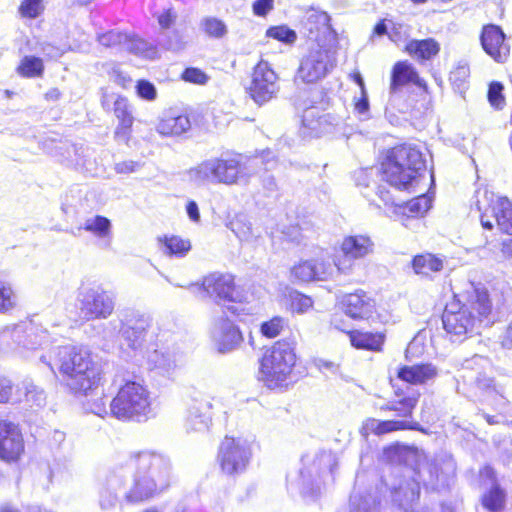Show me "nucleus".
I'll use <instances>...</instances> for the list:
<instances>
[{
  "instance_id": "nucleus-1",
  "label": "nucleus",
  "mask_w": 512,
  "mask_h": 512,
  "mask_svg": "<svg viewBox=\"0 0 512 512\" xmlns=\"http://www.w3.org/2000/svg\"><path fill=\"white\" fill-rule=\"evenodd\" d=\"M49 366L56 367L67 391L77 397L92 395L105 383L103 367L84 345L57 347Z\"/></svg>"
},
{
  "instance_id": "nucleus-2",
  "label": "nucleus",
  "mask_w": 512,
  "mask_h": 512,
  "mask_svg": "<svg viewBox=\"0 0 512 512\" xmlns=\"http://www.w3.org/2000/svg\"><path fill=\"white\" fill-rule=\"evenodd\" d=\"M128 463L138 472L125 494L128 503L151 501L166 492L173 484L171 466L156 452L143 450L132 453Z\"/></svg>"
},
{
  "instance_id": "nucleus-3",
  "label": "nucleus",
  "mask_w": 512,
  "mask_h": 512,
  "mask_svg": "<svg viewBox=\"0 0 512 512\" xmlns=\"http://www.w3.org/2000/svg\"><path fill=\"white\" fill-rule=\"evenodd\" d=\"M424 167L425 159L420 148L411 143H398L383 149L379 155L382 180L400 191L410 190Z\"/></svg>"
},
{
  "instance_id": "nucleus-4",
  "label": "nucleus",
  "mask_w": 512,
  "mask_h": 512,
  "mask_svg": "<svg viewBox=\"0 0 512 512\" xmlns=\"http://www.w3.org/2000/svg\"><path fill=\"white\" fill-rule=\"evenodd\" d=\"M296 341L282 338L267 347L258 363V380L271 390L285 389L298 362Z\"/></svg>"
},
{
  "instance_id": "nucleus-5",
  "label": "nucleus",
  "mask_w": 512,
  "mask_h": 512,
  "mask_svg": "<svg viewBox=\"0 0 512 512\" xmlns=\"http://www.w3.org/2000/svg\"><path fill=\"white\" fill-rule=\"evenodd\" d=\"M201 288L222 303V313L241 321L253 314L252 307L237 282L236 275L229 272H212L204 276Z\"/></svg>"
},
{
  "instance_id": "nucleus-6",
  "label": "nucleus",
  "mask_w": 512,
  "mask_h": 512,
  "mask_svg": "<svg viewBox=\"0 0 512 512\" xmlns=\"http://www.w3.org/2000/svg\"><path fill=\"white\" fill-rule=\"evenodd\" d=\"M110 413L122 422H142L153 416L152 397L143 382L126 380L110 402Z\"/></svg>"
},
{
  "instance_id": "nucleus-7",
  "label": "nucleus",
  "mask_w": 512,
  "mask_h": 512,
  "mask_svg": "<svg viewBox=\"0 0 512 512\" xmlns=\"http://www.w3.org/2000/svg\"><path fill=\"white\" fill-rule=\"evenodd\" d=\"M243 169L241 154L226 152L220 157L202 161L190 173L198 182L231 185L242 177Z\"/></svg>"
},
{
  "instance_id": "nucleus-8",
  "label": "nucleus",
  "mask_w": 512,
  "mask_h": 512,
  "mask_svg": "<svg viewBox=\"0 0 512 512\" xmlns=\"http://www.w3.org/2000/svg\"><path fill=\"white\" fill-rule=\"evenodd\" d=\"M452 297L459 300L460 306L473 317L480 328L483 325H492L497 312L506 305L503 291L495 293L494 304L492 295L486 287H473L471 290L453 294Z\"/></svg>"
},
{
  "instance_id": "nucleus-9",
  "label": "nucleus",
  "mask_w": 512,
  "mask_h": 512,
  "mask_svg": "<svg viewBox=\"0 0 512 512\" xmlns=\"http://www.w3.org/2000/svg\"><path fill=\"white\" fill-rule=\"evenodd\" d=\"M252 458L249 442L241 437L225 435L217 449V463L227 476H237L246 471Z\"/></svg>"
},
{
  "instance_id": "nucleus-10",
  "label": "nucleus",
  "mask_w": 512,
  "mask_h": 512,
  "mask_svg": "<svg viewBox=\"0 0 512 512\" xmlns=\"http://www.w3.org/2000/svg\"><path fill=\"white\" fill-rule=\"evenodd\" d=\"M442 326L452 342H464L480 334V327L473 317L460 306L459 300L454 299L446 303L442 315Z\"/></svg>"
},
{
  "instance_id": "nucleus-11",
  "label": "nucleus",
  "mask_w": 512,
  "mask_h": 512,
  "mask_svg": "<svg viewBox=\"0 0 512 512\" xmlns=\"http://www.w3.org/2000/svg\"><path fill=\"white\" fill-rule=\"evenodd\" d=\"M306 43L318 48H328L335 40L336 32L331 24L330 15L321 9L308 7L300 21Z\"/></svg>"
},
{
  "instance_id": "nucleus-12",
  "label": "nucleus",
  "mask_w": 512,
  "mask_h": 512,
  "mask_svg": "<svg viewBox=\"0 0 512 512\" xmlns=\"http://www.w3.org/2000/svg\"><path fill=\"white\" fill-rule=\"evenodd\" d=\"M373 251L374 242L369 235H347L339 245V253L333 255V262L340 274H346L352 270L355 260L365 258Z\"/></svg>"
},
{
  "instance_id": "nucleus-13",
  "label": "nucleus",
  "mask_w": 512,
  "mask_h": 512,
  "mask_svg": "<svg viewBox=\"0 0 512 512\" xmlns=\"http://www.w3.org/2000/svg\"><path fill=\"white\" fill-rule=\"evenodd\" d=\"M278 75L266 60L260 59L252 69L251 82L247 88L250 98L258 105H264L279 92Z\"/></svg>"
},
{
  "instance_id": "nucleus-14",
  "label": "nucleus",
  "mask_w": 512,
  "mask_h": 512,
  "mask_svg": "<svg viewBox=\"0 0 512 512\" xmlns=\"http://www.w3.org/2000/svg\"><path fill=\"white\" fill-rule=\"evenodd\" d=\"M79 302L82 319L86 321L107 318L114 310L113 298L101 286L80 287Z\"/></svg>"
},
{
  "instance_id": "nucleus-15",
  "label": "nucleus",
  "mask_w": 512,
  "mask_h": 512,
  "mask_svg": "<svg viewBox=\"0 0 512 512\" xmlns=\"http://www.w3.org/2000/svg\"><path fill=\"white\" fill-rule=\"evenodd\" d=\"M392 387V396L390 400L380 407L381 411L394 412L395 415L406 421H416L414 414L421 398V392L411 386L403 387L394 384L390 379Z\"/></svg>"
},
{
  "instance_id": "nucleus-16",
  "label": "nucleus",
  "mask_w": 512,
  "mask_h": 512,
  "mask_svg": "<svg viewBox=\"0 0 512 512\" xmlns=\"http://www.w3.org/2000/svg\"><path fill=\"white\" fill-rule=\"evenodd\" d=\"M340 306L346 316L355 321H370L380 318L377 301L370 292L356 289L346 293L340 300Z\"/></svg>"
},
{
  "instance_id": "nucleus-17",
  "label": "nucleus",
  "mask_w": 512,
  "mask_h": 512,
  "mask_svg": "<svg viewBox=\"0 0 512 512\" xmlns=\"http://www.w3.org/2000/svg\"><path fill=\"white\" fill-rule=\"evenodd\" d=\"M480 224L484 230L491 231L496 226L501 233L512 236V201L506 196L491 199L480 213Z\"/></svg>"
},
{
  "instance_id": "nucleus-18",
  "label": "nucleus",
  "mask_w": 512,
  "mask_h": 512,
  "mask_svg": "<svg viewBox=\"0 0 512 512\" xmlns=\"http://www.w3.org/2000/svg\"><path fill=\"white\" fill-rule=\"evenodd\" d=\"M334 67L333 56L329 48L311 51L299 65L297 76L304 83H315L325 77Z\"/></svg>"
},
{
  "instance_id": "nucleus-19",
  "label": "nucleus",
  "mask_w": 512,
  "mask_h": 512,
  "mask_svg": "<svg viewBox=\"0 0 512 512\" xmlns=\"http://www.w3.org/2000/svg\"><path fill=\"white\" fill-rule=\"evenodd\" d=\"M25 454V441L18 424L0 419V460L16 463Z\"/></svg>"
},
{
  "instance_id": "nucleus-20",
  "label": "nucleus",
  "mask_w": 512,
  "mask_h": 512,
  "mask_svg": "<svg viewBox=\"0 0 512 512\" xmlns=\"http://www.w3.org/2000/svg\"><path fill=\"white\" fill-rule=\"evenodd\" d=\"M480 43L487 55L497 63H505L510 56V45L502 28L496 24H485L480 32Z\"/></svg>"
},
{
  "instance_id": "nucleus-21",
  "label": "nucleus",
  "mask_w": 512,
  "mask_h": 512,
  "mask_svg": "<svg viewBox=\"0 0 512 512\" xmlns=\"http://www.w3.org/2000/svg\"><path fill=\"white\" fill-rule=\"evenodd\" d=\"M112 112L117 120L113 137L118 142L128 144L132 137L135 122L134 108L124 95H117L113 101Z\"/></svg>"
},
{
  "instance_id": "nucleus-22",
  "label": "nucleus",
  "mask_w": 512,
  "mask_h": 512,
  "mask_svg": "<svg viewBox=\"0 0 512 512\" xmlns=\"http://www.w3.org/2000/svg\"><path fill=\"white\" fill-rule=\"evenodd\" d=\"M410 84L418 87L424 93L429 92L427 82L420 76L413 64L407 60L396 61L390 71V92L396 93L402 87Z\"/></svg>"
},
{
  "instance_id": "nucleus-23",
  "label": "nucleus",
  "mask_w": 512,
  "mask_h": 512,
  "mask_svg": "<svg viewBox=\"0 0 512 512\" xmlns=\"http://www.w3.org/2000/svg\"><path fill=\"white\" fill-rule=\"evenodd\" d=\"M438 375L437 367L430 362H421L413 365H400L396 371V378L409 385H425Z\"/></svg>"
},
{
  "instance_id": "nucleus-24",
  "label": "nucleus",
  "mask_w": 512,
  "mask_h": 512,
  "mask_svg": "<svg viewBox=\"0 0 512 512\" xmlns=\"http://www.w3.org/2000/svg\"><path fill=\"white\" fill-rule=\"evenodd\" d=\"M363 427L376 436L398 432V431H419L426 433V430L418 421H406L397 417V419L378 420L372 417L364 421Z\"/></svg>"
},
{
  "instance_id": "nucleus-25",
  "label": "nucleus",
  "mask_w": 512,
  "mask_h": 512,
  "mask_svg": "<svg viewBox=\"0 0 512 512\" xmlns=\"http://www.w3.org/2000/svg\"><path fill=\"white\" fill-rule=\"evenodd\" d=\"M352 347L358 350L380 353L384 349L386 334L381 331L352 329L346 332Z\"/></svg>"
},
{
  "instance_id": "nucleus-26",
  "label": "nucleus",
  "mask_w": 512,
  "mask_h": 512,
  "mask_svg": "<svg viewBox=\"0 0 512 512\" xmlns=\"http://www.w3.org/2000/svg\"><path fill=\"white\" fill-rule=\"evenodd\" d=\"M446 257L431 252H422L414 255L410 261L413 272L422 278H432L444 269Z\"/></svg>"
},
{
  "instance_id": "nucleus-27",
  "label": "nucleus",
  "mask_w": 512,
  "mask_h": 512,
  "mask_svg": "<svg viewBox=\"0 0 512 512\" xmlns=\"http://www.w3.org/2000/svg\"><path fill=\"white\" fill-rule=\"evenodd\" d=\"M440 50V43L432 37L425 39H411L403 48V52L408 54L418 63L431 61L438 56Z\"/></svg>"
},
{
  "instance_id": "nucleus-28",
  "label": "nucleus",
  "mask_w": 512,
  "mask_h": 512,
  "mask_svg": "<svg viewBox=\"0 0 512 512\" xmlns=\"http://www.w3.org/2000/svg\"><path fill=\"white\" fill-rule=\"evenodd\" d=\"M151 327L150 320L144 316H131L122 322L120 333L129 342V346L136 348L145 340L147 332Z\"/></svg>"
},
{
  "instance_id": "nucleus-29",
  "label": "nucleus",
  "mask_w": 512,
  "mask_h": 512,
  "mask_svg": "<svg viewBox=\"0 0 512 512\" xmlns=\"http://www.w3.org/2000/svg\"><path fill=\"white\" fill-rule=\"evenodd\" d=\"M229 317L223 314L219 320L220 335L217 340V349L221 353L236 348L243 341L241 330L230 321Z\"/></svg>"
},
{
  "instance_id": "nucleus-30",
  "label": "nucleus",
  "mask_w": 512,
  "mask_h": 512,
  "mask_svg": "<svg viewBox=\"0 0 512 512\" xmlns=\"http://www.w3.org/2000/svg\"><path fill=\"white\" fill-rule=\"evenodd\" d=\"M431 207V200L425 195H419L395 209L397 219L403 224L407 225L409 219H417L422 217Z\"/></svg>"
},
{
  "instance_id": "nucleus-31",
  "label": "nucleus",
  "mask_w": 512,
  "mask_h": 512,
  "mask_svg": "<svg viewBox=\"0 0 512 512\" xmlns=\"http://www.w3.org/2000/svg\"><path fill=\"white\" fill-rule=\"evenodd\" d=\"M191 128V121L186 113L166 114L160 118L156 130L165 137L180 136Z\"/></svg>"
},
{
  "instance_id": "nucleus-32",
  "label": "nucleus",
  "mask_w": 512,
  "mask_h": 512,
  "mask_svg": "<svg viewBox=\"0 0 512 512\" xmlns=\"http://www.w3.org/2000/svg\"><path fill=\"white\" fill-rule=\"evenodd\" d=\"M157 243L168 257L183 258L192 248L191 240L177 234H164L157 237Z\"/></svg>"
},
{
  "instance_id": "nucleus-33",
  "label": "nucleus",
  "mask_w": 512,
  "mask_h": 512,
  "mask_svg": "<svg viewBox=\"0 0 512 512\" xmlns=\"http://www.w3.org/2000/svg\"><path fill=\"white\" fill-rule=\"evenodd\" d=\"M329 125V115L320 114L313 107L307 108L302 115V126L311 134L318 135Z\"/></svg>"
},
{
  "instance_id": "nucleus-34",
  "label": "nucleus",
  "mask_w": 512,
  "mask_h": 512,
  "mask_svg": "<svg viewBox=\"0 0 512 512\" xmlns=\"http://www.w3.org/2000/svg\"><path fill=\"white\" fill-rule=\"evenodd\" d=\"M45 66L42 58L26 55L21 58L19 64L16 67V72L23 78H39L44 74Z\"/></svg>"
},
{
  "instance_id": "nucleus-35",
  "label": "nucleus",
  "mask_w": 512,
  "mask_h": 512,
  "mask_svg": "<svg viewBox=\"0 0 512 512\" xmlns=\"http://www.w3.org/2000/svg\"><path fill=\"white\" fill-rule=\"evenodd\" d=\"M288 328V319L274 315L259 325V333L266 339H275L281 336Z\"/></svg>"
},
{
  "instance_id": "nucleus-36",
  "label": "nucleus",
  "mask_w": 512,
  "mask_h": 512,
  "mask_svg": "<svg viewBox=\"0 0 512 512\" xmlns=\"http://www.w3.org/2000/svg\"><path fill=\"white\" fill-rule=\"evenodd\" d=\"M505 492L498 485L492 486L482 498V506L489 512H501L505 508Z\"/></svg>"
},
{
  "instance_id": "nucleus-37",
  "label": "nucleus",
  "mask_w": 512,
  "mask_h": 512,
  "mask_svg": "<svg viewBox=\"0 0 512 512\" xmlns=\"http://www.w3.org/2000/svg\"><path fill=\"white\" fill-rule=\"evenodd\" d=\"M290 275L292 280L297 283H308L316 281L312 259L301 260L293 265L290 270Z\"/></svg>"
},
{
  "instance_id": "nucleus-38",
  "label": "nucleus",
  "mask_w": 512,
  "mask_h": 512,
  "mask_svg": "<svg viewBox=\"0 0 512 512\" xmlns=\"http://www.w3.org/2000/svg\"><path fill=\"white\" fill-rule=\"evenodd\" d=\"M82 229L99 238H105L111 234V222L105 216L96 215L93 219L87 220Z\"/></svg>"
},
{
  "instance_id": "nucleus-39",
  "label": "nucleus",
  "mask_w": 512,
  "mask_h": 512,
  "mask_svg": "<svg viewBox=\"0 0 512 512\" xmlns=\"http://www.w3.org/2000/svg\"><path fill=\"white\" fill-rule=\"evenodd\" d=\"M16 305L17 294L12 283L0 277V313L10 311Z\"/></svg>"
},
{
  "instance_id": "nucleus-40",
  "label": "nucleus",
  "mask_w": 512,
  "mask_h": 512,
  "mask_svg": "<svg viewBox=\"0 0 512 512\" xmlns=\"http://www.w3.org/2000/svg\"><path fill=\"white\" fill-rule=\"evenodd\" d=\"M313 268L315 270L316 281H328L333 279L335 274H340L334 262H330L328 259L323 257L312 258Z\"/></svg>"
},
{
  "instance_id": "nucleus-41",
  "label": "nucleus",
  "mask_w": 512,
  "mask_h": 512,
  "mask_svg": "<svg viewBox=\"0 0 512 512\" xmlns=\"http://www.w3.org/2000/svg\"><path fill=\"white\" fill-rule=\"evenodd\" d=\"M314 306L313 299L301 292H293L289 295V309L292 313L304 314Z\"/></svg>"
},
{
  "instance_id": "nucleus-42",
  "label": "nucleus",
  "mask_w": 512,
  "mask_h": 512,
  "mask_svg": "<svg viewBox=\"0 0 512 512\" xmlns=\"http://www.w3.org/2000/svg\"><path fill=\"white\" fill-rule=\"evenodd\" d=\"M45 10L43 0H22L18 6V13L23 19H36Z\"/></svg>"
},
{
  "instance_id": "nucleus-43",
  "label": "nucleus",
  "mask_w": 512,
  "mask_h": 512,
  "mask_svg": "<svg viewBox=\"0 0 512 512\" xmlns=\"http://www.w3.org/2000/svg\"><path fill=\"white\" fill-rule=\"evenodd\" d=\"M203 32L210 38H222L227 33L225 23L216 17H206L201 22Z\"/></svg>"
},
{
  "instance_id": "nucleus-44",
  "label": "nucleus",
  "mask_w": 512,
  "mask_h": 512,
  "mask_svg": "<svg viewBox=\"0 0 512 512\" xmlns=\"http://www.w3.org/2000/svg\"><path fill=\"white\" fill-rule=\"evenodd\" d=\"M180 79L186 83L204 86L209 82L210 76L198 67L188 66L182 70Z\"/></svg>"
},
{
  "instance_id": "nucleus-45",
  "label": "nucleus",
  "mask_w": 512,
  "mask_h": 512,
  "mask_svg": "<svg viewBox=\"0 0 512 512\" xmlns=\"http://www.w3.org/2000/svg\"><path fill=\"white\" fill-rule=\"evenodd\" d=\"M266 36L284 44H293L297 39L296 32L286 25L271 26L266 30Z\"/></svg>"
},
{
  "instance_id": "nucleus-46",
  "label": "nucleus",
  "mask_w": 512,
  "mask_h": 512,
  "mask_svg": "<svg viewBox=\"0 0 512 512\" xmlns=\"http://www.w3.org/2000/svg\"><path fill=\"white\" fill-rule=\"evenodd\" d=\"M504 86L499 81H492L489 84L487 91V98L490 105L497 109L501 110L504 108L506 104L505 96L503 94Z\"/></svg>"
},
{
  "instance_id": "nucleus-47",
  "label": "nucleus",
  "mask_w": 512,
  "mask_h": 512,
  "mask_svg": "<svg viewBox=\"0 0 512 512\" xmlns=\"http://www.w3.org/2000/svg\"><path fill=\"white\" fill-rule=\"evenodd\" d=\"M135 90L137 96L146 101H153L157 97L155 86L145 79H140L136 82Z\"/></svg>"
},
{
  "instance_id": "nucleus-48",
  "label": "nucleus",
  "mask_w": 512,
  "mask_h": 512,
  "mask_svg": "<svg viewBox=\"0 0 512 512\" xmlns=\"http://www.w3.org/2000/svg\"><path fill=\"white\" fill-rule=\"evenodd\" d=\"M24 400L28 403H35L40 405L45 400L43 389L34 384H25L23 386Z\"/></svg>"
},
{
  "instance_id": "nucleus-49",
  "label": "nucleus",
  "mask_w": 512,
  "mask_h": 512,
  "mask_svg": "<svg viewBox=\"0 0 512 512\" xmlns=\"http://www.w3.org/2000/svg\"><path fill=\"white\" fill-rule=\"evenodd\" d=\"M124 44L127 45V49L132 53H141L147 50V43L146 41L135 34H127L124 33Z\"/></svg>"
},
{
  "instance_id": "nucleus-50",
  "label": "nucleus",
  "mask_w": 512,
  "mask_h": 512,
  "mask_svg": "<svg viewBox=\"0 0 512 512\" xmlns=\"http://www.w3.org/2000/svg\"><path fill=\"white\" fill-rule=\"evenodd\" d=\"M13 394L12 381L3 375H0V404H6L10 401Z\"/></svg>"
},
{
  "instance_id": "nucleus-51",
  "label": "nucleus",
  "mask_w": 512,
  "mask_h": 512,
  "mask_svg": "<svg viewBox=\"0 0 512 512\" xmlns=\"http://www.w3.org/2000/svg\"><path fill=\"white\" fill-rule=\"evenodd\" d=\"M274 8V0H255L252 4L254 15L265 17Z\"/></svg>"
},
{
  "instance_id": "nucleus-52",
  "label": "nucleus",
  "mask_w": 512,
  "mask_h": 512,
  "mask_svg": "<svg viewBox=\"0 0 512 512\" xmlns=\"http://www.w3.org/2000/svg\"><path fill=\"white\" fill-rule=\"evenodd\" d=\"M124 33L116 31H108L100 36V42L105 46H114L124 43Z\"/></svg>"
},
{
  "instance_id": "nucleus-53",
  "label": "nucleus",
  "mask_w": 512,
  "mask_h": 512,
  "mask_svg": "<svg viewBox=\"0 0 512 512\" xmlns=\"http://www.w3.org/2000/svg\"><path fill=\"white\" fill-rule=\"evenodd\" d=\"M157 20L162 29H169L176 20V13L172 9H166L158 15Z\"/></svg>"
},
{
  "instance_id": "nucleus-54",
  "label": "nucleus",
  "mask_w": 512,
  "mask_h": 512,
  "mask_svg": "<svg viewBox=\"0 0 512 512\" xmlns=\"http://www.w3.org/2000/svg\"><path fill=\"white\" fill-rule=\"evenodd\" d=\"M113 80L122 89H128L132 83V78L120 70L113 71Z\"/></svg>"
},
{
  "instance_id": "nucleus-55",
  "label": "nucleus",
  "mask_w": 512,
  "mask_h": 512,
  "mask_svg": "<svg viewBox=\"0 0 512 512\" xmlns=\"http://www.w3.org/2000/svg\"><path fill=\"white\" fill-rule=\"evenodd\" d=\"M186 212H187L189 218L193 222H199L200 213H199L198 205L195 201H193V200L188 201V203L186 204Z\"/></svg>"
},
{
  "instance_id": "nucleus-56",
  "label": "nucleus",
  "mask_w": 512,
  "mask_h": 512,
  "mask_svg": "<svg viewBox=\"0 0 512 512\" xmlns=\"http://www.w3.org/2000/svg\"><path fill=\"white\" fill-rule=\"evenodd\" d=\"M501 346L504 348L512 347V322L507 325L500 340Z\"/></svg>"
},
{
  "instance_id": "nucleus-57",
  "label": "nucleus",
  "mask_w": 512,
  "mask_h": 512,
  "mask_svg": "<svg viewBox=\"0 0 512 512\" xmlns=\"http://www.w3.org/2000/svg\"><path fill=\"white\" fill-rule=\"evenodd\" d=\"M354 109L361 114L368 111L369 102L365 91H363L362 96L354 102Z\"/></svg>"
},
{
  "instance_id": "nucleus-58",
  "label": "nucleus",
  "mask_w": 512,
  "mask_h": 512,
  "mask_svg": "<svg viewBox=\"0 0 512 512\" xmlns=\"http://www.w3.org/2000/svg\"><path fill=\"white\" fill-rule=\"evenodd\" d=\"M500 252L505 259H512V238L503 240L500 244Z\"/></svg>"
},
{
  "instance_id": "nucleus-59",
  "label": "nucleus",
  "mask_w": 512,
  "mask_h": 512,
  "mask_svg": "<svg viewBox=\"0 0 512 512\" xmlns=\"http://www.w3.org/2000/svg\"><path fill=\"white\" fill-rule=\"evenodd\" d=\"M373 32H374V34L379 35V36L385 35L387 33L385 19H381L376 23V25L374 26Z\"/></svg>"
},
{
  "instance_id": "nucleus-60",
  "label": "nucleus",
  "mask_w": 512,
  "mask_h": 512,
  "mask_svg": "<svg viewBox=\"0 0 512 512\" xmlns=\"http://www.w3.org/2000/svg\"><path fill=\"white\" fill-rule=\"evenodd\" d=\"M100 104L103 109L109 108V93L105 88L101 89Z\"/></svg>"
},
{
  "instance_id": "nucleus-61",
  "label": "nucleus",
  "mask_w": 512,
  "mask_h": 512,
  "mask_svg": "<svg viewBox=\"0 0 512 512\" xmlns=\"http://www.w3.org/2000/svg\"><path fill=\"white\" fill-rule=\"evenodd\" d=\"M352 79L359 85L362 92L365 91V84L362 76L359 73H356L352 76Z\"/></svg>"
},
{
  "instance_id": "nucleus-62",
  "label": "nucleus",
  "mask_w": 512,
  "mask_h": 512,
  "mask_svg": "<svg viewBox=\"0 0 512 512\" xmlns=\"http://www.w3.org/2000/svg\"><path fill=\"white\" fill-rule=\"evenodd\" d=\"M485 420L488 424L494 425L497 424V421L495 420L494 416L491 415H485Z\"/></svg>"
},
{
  "instance_id": "nucleus-63",
  "label": "nucleus",
  "mask_w": 512,
  "mask_h": 512,
  "mask_svg": "<svg viewBox=\"0 0 512 512\" xmlns=\"http://www.w3.org/2000/svg\"><path fill=\"white\" fill-rule=\"evenodd\" d=\"M142 512H159V510L156 507H149L144 509Z\"/></svg>"
},
{
  "instance_id": "nucleus-64",
  "label": "nucleus",
  "mask_w": 512,
  "mask_h": 512,
  "mask_svg": "<svg viewBox=\"0 0 512 512\" xmlns=\"http://www.w3.org/2000/svg\"><path fill=\"white\" fill-rule=\"evenodd\" d=\"M412 3L414 4H423L425 3L427 0H410Z\"/></svg>"
}]
</instances>
